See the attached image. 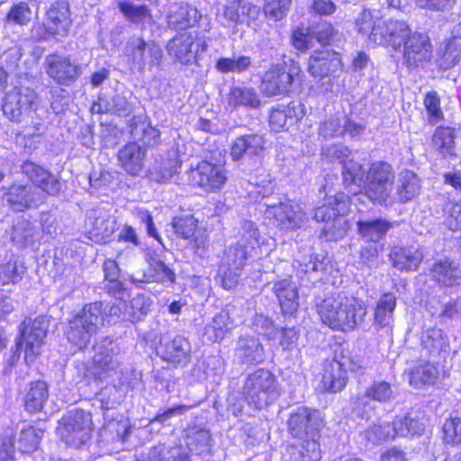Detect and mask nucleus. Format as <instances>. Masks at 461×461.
<instances>
[{
  "label": "nucleus",
  "instance_id": "1",
  "mask_svg": "<svg viewBox=\"0 0 461 461\" xmlns=\"http://www.w3.org/2000/svg\"><path fill=\"white\" fill-rule=\"evenodd\" d=\"M317 312L323 324L347 331L360 327L367 311L363 302L337 294L326 297L317 304Z\"/></svg>",
  "mask_w": 461,
  "mask_h": 461
},
{
  "label": "nucleus",
  "instance_id": "2",
  "mask_svg": "<svg viewBox=\"0 0 461 461\" xmlns=\"http://www.w3.org/2000/svg\"><path fill=\"white\" fill-rule=\"evenodd\" d=\"M286 425L291 437L307 443L303 455L308 456L312 461H318L321 456L316 438L324 426L321 411L304 405L298 406L290 411Z\"/></svg>",
  "mask_w": 461,
  "mask_h": 461
},
{
  "label": "nucleus",
  "instance_id": "3",
  "mask_svg": "<svg viewBox=\"0 0 461 461\" xmlns=\"http://www.w3.org/2000/svg\"><path fill=\"white\" fill-rule=\"evenodd\" d=\"M242 393L249 406L262 410L279 398L281 390L274 374L268 369L259 368L247 376Z\"/></svg>",
  "mask_w": 461,
  "mask_h": 461
},
{
  "label": "nucleus",
  "instance_id": "4",
  "mask_svg": "<svg viewBox=\"0 0 461 461\" xmlns=\"http://www.w3.org/2000/svg\"><path fill=\"white\" fill-rule=\"evenodd\" d=\"M95 353L90 366L84 362H77L76 366L84 378L88 381L101 382L108 377L110 372L119 367L120 362L117 358L119 348L112 339L105 337L95 345Z\"/></svg>",
  "mask_w": 461,
  "mask_h": 461
},
{
  "label": "nucleus",
  "instance_id": "5",
  "mask_svg": "<svg viewBox=\"0 0 461 461\" xmlns=\"http://www.w3.org/2000/svg\"><path fill=\"white\" fill-rule=\"evenodd\" d=\"M100 304H86L68 321L65 335L79 349L86 348L100 326Z\"/></svg>",
  "mask_w": 461,
  "mask_h": 461
},
{
  "label": "nucleus",
  "instance_id": "6",
  "mask_svg": "<svg viewBox=\"0 0 461 461\" xmlns=\"http://www.w3.org/2000/svg\"><path fill=\"white\" fill-rule=\"evenodd\" d=\"M92 426L90 412L74 409L63 416L59 421L58 432L67 445L80 447L90 439Z\"/></svg>",
  "mask_w": 461,
  "mask_h": 461
},
{
  "label": "nucleus",
  "instance_id": "7",
  "mask_svg": "<svg viewBox=\"0 0 461 461\" xmlns=\"http://www.w3.org/2000/svg\"><path fill=\"white\" fill-rule=\"evenodd\" d=\"M48 330L49 321L44 316H39L33 320L27 318L23 321L16 351H24V359L27 363H33L41 354Z\"/></svg>",
  "mask_w": 461,
  "mask_h": 461
},
{
  "label": "nucleus",
  "instance_id": "8",
  "mask_svg": "<svg viewBox=\"0 0 461 461\" xmlns=\"http://www.w3.org/2000/svg\"><path fill=\"white\" fill-rule=\"evenodd\" d=\"M124 54L131 66L139 71L145 68L160 67L163 51L154 41H146L142 37L132 35L128 39L124 47Z\"/></svg>",
  "mask_w": 461,
  "mask_h": 461
},
{
  "label": "nucleus",
  "instance_id": "9",
  "mask_svg": "<svg viewBox=\"0 0 461 461\" xmlns=\"http://www.w3.org/2000/svg\"><path fill=\"white\" fill-rule=\"evenodd\" d=\"M36 92L27 86H15L5 94L3 99L4 114L15 122H21L30 116L35 109Z\"/></svg>",
  "mask_w": 461,
  "mask_h": 461
},
{
  "label": "nucleus",
  "instance_id": "10",
  "mask_svg": "<svg viewBox=\"0 0 461 461\" xmlns=\"http://www.w3.org/2000/svg\"><path fill=\"white\" fill-rule=\"evenodd\" d=\"M208 50L207 40L203 36L193 35L191 32L176 34L168 41L167 51L174 58L175 62L182 65L192 64L196 61L200 53Z\"/></svg>",
  "mask_w": 461,
  "mask_h": 461
},
{
  "label": "nucleus",
  "instance_id": "11",
  "mask_svg": "<svg viewBox=\"0 0 461 461\" xmlns=\"http://www.w3.org/2000/svg\"><path fill=\"white\" fill-rule=\"evenodd\" d=\"M393 177V171L389 164L373 163L366 176L364 189L366 195L373 202L384 203L392 192Z\"/></svg>",
  "mask_w": 461,
  "mask_h": 461
},
{
  "label": "nucleus",
  "instance_id": "12",
  "mask_svg": "<svg viewBox=\"0 0 461 461\" xmlns=\"http://www.w3.org/2000/svg\"><path fill=\"white\" fill-rule=\"evenodd\" d=\"M266 215L273 218L283 229L294 230L301 228L307 216L302 206L291 200L265 203Z\"/></svg>",
  "mask_w": 461,
  "mask_h": 461
},
{
  "label": "nucleus",
  "instance_id": "13",
  "mask_svg": "<svg viewBox=\"0 0 461 461\" xmlns=\"http://www.w3.org/2000/svg\"><path fill=\"white\" fill-rule=\"evenodd\" d=\"M160 358L174 366H186L192 360V346L182 335L163 336L157 347Z\"/></svg>",
  "mask_w": 461,
  "mask_h": 461
},
{
  "label": "nucleus",
  "instance_id": "14",
  "mask_svg": "<svg viewBox=\"0 0 461 461\" xmlns=\"http://www.w3.org/2000/svg\"><path fill=\"white\" fill-rule=\"evenodd\" d=\"M44 68L50 78L57 84L66 86L74 84L82 74V67L78 63L57 53L46 56Z\"/></svg>",
  "mask_w": 461,
  "mask_h": 461
},
{
  "label": "nucleus",
  "instance_id": "15",
  "mask_svg": "<svg viewBox=\"0 0 461 461\" xmlns=\"http://www.w3.org/2000/svg\"><path fill=\"white\" fill-rule=\"evenodd\" d=\"M432 57V44L428 34L414 32L405 39L403 63L409 68H423Z\"/></svg>",
  "mask_w": 461,
  "mask_h": 461
},
{
  "label": "nucleus",
  "instance_id": "16",
  "mask_svg": "<svg viewBox=\"0 0 461 461\" xmlns=\"http://www.w3.org/2000/svg\"><path fill=\"white\" fill-rule=\"evenodd\" d=\"M168 26L175 30H185L198 24L204 31H209L210 21L202 15L196 7L186 3H175L170 5L167 14Z\"/></svg>",
  "mask_w": 461,
  "mask_h": 461
},
{
  "label": "nucleus",
  "instance_id": "17",
  "mask_svg": "<svg viewBox=\"0 0 461 461\" xmlns=\"http://www.w3.org/2000/svg\"><path fill=\"white\" fill-rule=\"evenodd\" d=\"M299 68L286 70L284 65L272 66L265 72L261 81V90L267 96L287 95L294 82V77Z\"/></svg>",
  "mask_w": 461,
  "mask_h": 461
},
{
  "label": "nucleus",
  "instance_id": "18",
  "mask_svg": "<svg viewBox=\"0 0 461 461\" xmlns=\"http://www.w3.org/2000/svg\"><path fill=\"white\" fill-rule=\"evenodd\" d=\"M44 23L46 32L52 36L65 37L72 24L69 5L66 1H57L48 9Z\"/></svg>",
  "mask_w": 461,
  "mask_h": 461
},
{
  "label": "nucleus",
  "instance_id": "19",
  "mask_svg": "<svg viewBox=\"0 0 461 461\" xmlns=\"http://www.w3.org/2000/svg\"><path fill=\"white\" fill-rule=\"evenodd\" d=\"M429 276L440 286L457 285L461 284V264L448 257L437 258L429 268Z\"/></svg>",
  "mask_w": 461,
  "mask_h": 461
},
{
  "label": "nucleus",
  "instance_id": "20",
  "mask_svg": "<svg viewBox=\"0 0 461 461\" xmlns=\"http://www.w3.org/2000/svg\"><path fill=\"white\" fill-rule=\"evenodd\" d=\"M22 172L43 193L52 196L59 194L60 181L43 167L32 161H25L22 165Z\"/></svg>",
  "mask_w": 461,
  "mask_h": 461
},
{
  "label": "nucleus",
  "instance_id": "21",
  "mask_svg": "<svg viewBox=\"0 0 461 461\" xmlns=\"http://www.w3.org/2000/svg\"><path fill=\"white\" fill-rule=\"evenodd\" d=\"M7 203L17 211L38 207L45 200V195L36 187L29 185H13L5 194Z\"/></svg>",
  "mask_w": 461,
  "mask_h": 461
},
{
  "label": "nucleus",
  "instance_id": "22",
  "mask_svg": "<svg viewBox=\"0 0 461 461\" xmlns=\"http://www.w3.org/2000/svg\"><path fill=\"white\" fill-rule=\"evenodd\" d=\"M342 69V62L339 53L325 50L315 51L308 62V72L313 77L323 78Z\"/></svg>",
  "mask_w": 461,
  "mask_h": 461
},
{
  "label": "nucleus",
  "instance_id": "23",
  "mask_svg": "<svg viewBox=\"0 0 461 461\" xmlns=\"http://www.w3.org/2000/svg\"><path fill=\"white\" fill-rule=\"evenodd\" d=\"M194 178L199 186L210 192L222 187L228 177L222 165L202 161L197 165Z\"/></svg>",
  "mask_w": 461,
  "mask_h": 461
},
{
  "label": "nucleus",
  "instance_id": "24",
  "mask_svg": "<svg viewBox=\"0 0 461 461\" xmlns=\"http://www.w3.org/2000/svg\"><path fill=\"white\" fill-rule=\"evenodd\" d=\"M265 139L257 133L244 134L237 137L230 147V156L234 161L243 157H260L265 150Z\"/></svg>",
  "mask_w": 461,
  "mask_h": 461
},
{
  "label": "nucleus",
  "instance_id": "25",
  "mask_svg": "<svg viewBox=\"0 0 461 461\" xmlns=\"http://www.w3.org/2000/svg\"><path fill=\"white\" fill-rule=\"evenodd\" d=\"M420 189V177L413 171L405 169L397 176L392 198L394 202L406 203L417 197Z\"/></svg>",
  "mask_w": 461,
  "mask_h": 461
},
{
  "label": "nucleus",
  "instance_id": "26",
  "mask_svg": "<svg viewBox=\"0 0 461 461\" xmlns=\"http://www.w3.org/2000/svg\"><path fill=\"white\" fill-rule=\"evenodd\" d=\"M86 225L88 231L98 241L106 242L116 229V221L109 213L100 210H91Z\"/></svg>",
  "mask_w": 461,
  "mask_h": 461
},
{
  "label": "nucleus",
  "instance_id": "27",
  "mask_svg": "<svg viewBox=\"0 0 461 461\" xmlns=\"http://www.w3.org/2000/svg\"><path fill=\"white\" fill-rule=\"evenodd\" d=\"M235 356L242 364H259L265 359V351L258 338L245 335L236 342Z\"/></svg>",
  "mask_w": 461,
  "mask_h": 461
},
{
  "label": "nucleus",
  "instance_id": "28",
  "mask_svg": "<svg viewBox=\"0 0 461 461\" xmlns=\"http://www.w3.org/2000/svg\"><path fill=\"white\" fill-rule=\"evenodd\" d=\"M272 291L278 299L282 312L285 315H293L299 306V295L295 283L288 278L274 283Z\"/></svg>",
  "mask_w": 461,
  "mask_h": 461
},
{
  "label": "nucleus",
  "instance_id": "29",
  "mask_svg": "<svg viewBox=\"0 0 461 461\" xmlns=\"http://www.w3.org/2000/svg\"><path fill=\"white\" fill-rule=\"evenodd\" d=\"M146 149L137 142H130L120 149L118 159L122 167L131 176H138L144 168Z\"/></svg>",
  "mask_w": 461,
  "mask_h": 461
},
{
  "label": "nucleus",
  "instance_id": "30",
  "mask_svg": "<svg viewBox=\"0 0 461 461\" xmlns=\"http://www.w3.org/2000/svg\"><path fill=\"white\" fill-rule=\"evenodd\" d=\"M348 201L349 196L344 193L328 197L327 203L314 210V219L324 225L330 221H334L348 211Z\"/></svg>",
  "mask_w": 461,
  "mask_h": 461
},
{
  "label": "nucleus",
  "instance_id": "31",
  "mask_svg": "<svg viewBox=\"0 0 461 461\" xmlns=\"http://www.w3.org/2000/svg\"><path fill=\"white\" fill-rule=\"evenodd\" d=\"M304 115V106L301 103L291 102L287 106L274 109L269 116L272 130L280 131Z\"/></svg>",
  "mask_w": 461,
  "mask_h": 461
},
{
  "label": "nucleus",
  "instance_id": "32",
  "mask_svg": "<svg viewBox=\"0 0 461 461\" xmlns=\"http://www.w3.org/2000/svg\"><path fill=\"white\" fill-rule=\"evenodd\" d=\"M393 267L400 271L417 270L423 259V254L417 249L394 247L389 255Z\"/></svg>",
  "mask_w": 461,
  "mask_h": 461
},
{
  "label": "nucleus",
  "instance_id": "33",
  "mask_svg": "<svg viewBox=\"0 0 461 461\" xmlns=\"http://www.w3.org/2000/svg\"><path fill=\"white\" fill-rule=\"evenodd\" d=\"M357 233L366 242L377 243L393 227V223L384 219H366L357 221Z\"/></svg>",
  "mask_w": 461,
  "mask_h": 461
},
{
  "label": "nucleus",
  "instance_id": "34",
  "mask_svg": "<svg viewBox=\"0 0 461 461\" xmlns=\"http://www.w3.org/2000/svg\"><path fill=\"white\" fill-rule=\"evenodd\" d=\"M259 12L260 10L257 5L239 0L227 5L222 15L228 23L238 24L245 23L249 18L256 19Z\"/></svg>",
  "mask_w": 461,
  "mask_h": 461
},
{
  "label": "nucleus",
  "instance_id": "35",
  "mask_svg": "<svg viewBox=\"0 0 461 461\" xmlns=\"http://www.w3.org/2000/svg\"><path fill=\"white\" fill-rule=\"evenodd\" d=\"M228 104L235 109L240 106L258 109L261 106V100L252 87L232 86L228 94Z\"/></svg>",
  "mask_w": 461,
  "mask_h": 461
},
{
  "label": "nucleus",
  "instance_id": "36",
  "mask_svg": "<svg viewBox=\"0 0 461 461\" xmlns=\"http://www.w3.org/2000/svg\"><path fill=\"white\" fill-rule=\"evenodd\" d=\"M438 368L433 364L427 361L411 367L407 373L410 384L416 388L433 384L438 379Z\"/></svg>",
  "mask_w": 461,
  "mask_h": 461
},
{
  "label": "nucleus",
  "instance_id": "37",
  "mask_svg": "<svg viewBox=\"0 0 461 461\" xmlns=\"http://www.w3.org/2000/svg\"><path fill=\"white\" fill-rule=\"evenodd\" d=\"M230 318L227 311L217 312L204 327L203 336L209 342H219L231 329Z\"/></svg>",
  "mask_w": 461,
  "mask_h": 461
},
{
  "label": "nucleus",
  "instance_id": "38",
  "mask_svg": "<svg viewBox=\"0 0 461 461\" xmlns=\"http://www.w3.org/2000/svg\"><path fill=\"white\" fill-rule=\"evenodd\" d=\"M49 398V387L43 381L31 383L24 399V407L28 412L41 411Z\"/></svg>",
  "mask_w": 461,
  "mask_h": 461
},
{
  "label": "nucleus",
  "instance_id": "39",
  "mask_svg": "<svg viewBox=\"0 0 461 461\" xmlns=\"http://www.w3.org/2000/svg\"><path fill=\"white\" fill-rule=\"evenodd\" d=\"M348 375L345 369L339 367L337 363L329 362L322 375V384L325 391L337 393L347 384Z\"/></svg>",
  "mask_w": 461,
  "mask_h": 461
},
{
  "label": "nucleus",
  "instance_id": "40",
  "mask_svg": "<svg viewBox=\"0 0 461 461\" xmlns=\"http://www.w3.org/2000/svg\"><path fill=\"white\" fill-rule=\"evenodd\" d=\"M396 306V297L393 294H383L376 303L374 313L375 325L383 329L390 325L393 321Z\"/></svg>",
  "mask_w": 461,
  "mask_h": 461
},
{
  "label": "nucleus",
  "instance_id": "41",
  "mask_svg": "<svg viewBox=\"0 0 461 461\" xmlns=\"http://www.w3.org/2000/svg\"><path fill=\"white\" fill-rule=\"evenodd\" d=\"M421 346L427 353L431 356H438L441 351L448 348V339L442 330L429 328L426 330L421 337Z\"/></svg>",
  "mask_w": 461,
  "mask_h": 461
},
{
  "label": "nucleus",
  "instance_id": "42",
  "mask_svg": "<svg viewBox=\"0 0 461 461\" xmlns=\"http://www.w3.org/2000/svg\"><path fill=\"white\" fill-rule=\"evenodd\" d=\"M185 432L186 445L191 451L201 454L209 450L211 433L208 429L193 425L186 428Z\"/></svg>",
  "mask_w": 461,
  "mask_h": 461
},
{
  "label": "nucleus",
  "instance_id": "43",
  "mask_svg": "<svg viewBox=\"0 0 461 461\" xmlns=\"http://www.w3.org/2000/svg\"><path fill=\"white\" fill-rule=\"evenodd\" d=\"M25 273L23 260L18 257H12L7 262L0 265V283L15 285L23 278Z\"/></svg>",
  "mask_w": 461,
  "mask_h": 461
},
{
  "label": "nucleus",
  "instance_id": "44",
  "mask_svg": "<svg viewBox=\"0 0 461 461\" xmlns=\"http://www.w3.org/2000/svg\"><path fill=\"white\" fill-rule=\"evenodd\" d=\"M37 228L28 220L21 217L13 225L11 239L19 247L32 244L35 239Z\"/></svg>",
  "mask_w": 461,
  "mask_h": 461
},
{
  "label": "nucleus",
  "instance_id": "45",
  "mask_svg": "<svg viewBox=\"0 0 461 461\" xmlns=\"http://www.w3.org/2000/svg\"><path fill=\"white\" fill-rule=\"evenodd\" d=\"M148 261V278L151 279V282H175V272L159 258L158 254H150Z\"/></svg>",
  "mask_w": 461,
  "mask_h": 461
},
{
  "label": "nucleus",
  "instance_id": "46",
  "mask_svg": "<svg viewBox=\"0 0 461 461\" xmlns=\"http://www.w3.org/2000/svg\"><path fill=\"white\" fill-rule=\"evenodd\" d=\"M89 304H100V325L104 322L110 323L115 321V319L122 321H128L125 316L129 317L128 314V304L126 302L119 301L114 303H104L96 301L90 303Z\"/></svg>",
  "mask_w": 461,
  "mask_h": 461
},
{
  "label": "nucleus",
  "instance_id": "47",
  "mask_svg": "<svg viewBox=\"0 0 461 461\" xmlns=\"http://www.w3.org/2000/svg\"><path fill=\"white\" fill-rule=\"evenodd\" d=\"M366 172L364 166L353 158L344 161L342 167L343 184L346 187L356 186L357 188L365 185Z\"/></svg>",
  "mask_w": 461,
  "mask_h": 461
},
{
  "label": "nucleus",
  "instance_id": "48",
  "mask_svg": "<svg viewBox=\"0 0 461 461\" xmlns=\"http://www.w3.org/2000/svg\"><path fill=\"white\" fill-rule=\"evenodd\" d=\"M392 428L394 438L413 437L420 435L424 431V425L419 420L410 415L397 416L392 422Z\"/></svg>",
  "mask_w": 461,
  "mask_h": 461
},
{
  "label": "nucleus",
  "instance_id": "49",
  "mask_svg": "<svg viewBox=\"0 0 461 461\" xmlns=\"http://www.w3.org/2000/svg\"><path fill=\"white\" fill-rule=\"evenodd\" d=\"M438 65L446 70L454 67L461 57V39L457 41L447 40L438 50Z\"/></svg>",
  "mask_w": 461,
  "mask_h": 461
},
{
  "label": "nucleus",
  "instance_id": "50",
  "mask_svg": "<svg viewBox=\"0 0 461 461\" xmlns=\"http://www.w3.org/2000/svg\"><path fill=\"white\" fill-rule=\"evenodd\" d=\"M253 249L252 245L245 244L243 240H239L228 249L221 263L242 269Z\"/></svg>",
  "mask_w": 461,
  "mask_h": 461
},
{
  "label": "nucleus",
  "instance_id": "51",
  "mask_svg": "<svg viewBox=\"0 0 461 461\" xmlns=\"http://www.w3.org/2000/svg\"><path fill=\"white\" fill-rule=\"evenodd\" d=\"M179 167L176 159L167 158L161 162H157L149 169V177L156 183H167L174 175L177 173Z\"/></svg>",
  "mask_w": 461,
  "mask_h": 461
},
{
  "label": "nucleus",
  "instance_id": "52",
  "mask_svg": "<svg viewBox=\"0 0 461 461\" xmlns=\"http://www.w3.org/2000/svg\"><path fill=\"white\" fill-rule=\"evenodd\" d=\"M124 393L125 391L122 388H119L116 384H108L102 388L97 394L102 410L110 411L115 409L122 402Z\"/></svg>",
  "mask_w": 461,
  "mask_h": 461
},
{
  "label": "nucleus",
  "instance_id": "53",
  "mask_svg": "<svg viewBox=\"0 0 461 461\" xmlns=\"http://www.w3.org/2000/svg\"><path fill=\"white\" fill-rule=\"evenodd\" d=\"M349 222L342 214L334 221H328L322 229L321 237L327 241H337L341 240L349 230Z\"/></svg>",
  "mask_w": 461,
  "mask_h": 461
},
{
  "label": "nucleus",
  "instance_id": "54",
  "mask_svg": "<svg viewBox=\"0 0 461 461\" xmlns=\"http://www.w3.org/2000/svg\"><path fill=\"white\" fill-rule=\"evenodd\" d=\"M433 145L443 155H453L455 149V131L449 127L438 128L433 135Z\"/></svg>",
  "mask_w": 461,
  "mask_h": 461
},
{
  "label": "nucleus",
  "instance_id": "55",
  "mask_svg": "<svg viewBox=\"0 0 461 461\" xmlns=\"http://www.w3.org/2000/svg\"><path fill=\"white\" fill-rule=\"evenodd\" d=\"M151 304L152 302L149 297L142 294L136 295L131 299L130 305L128 304L129 317L125 316V318L131 322L140 321L150 311Z\"/></svg>",
  "mask_w": 461,
  "mask_h": 461
},
{
  "label": "nucleus",
  "instance_id": "56",
  "mask_svg": "<svg viewBox=\"0 0 461 461\" xmlns=\"http://www.w3.org/2000/svg\"><path fill=\"white\" fill-rule=\"evenodd\" d=\"M43 431L33 427L23 429L18 439V448L23 453H31L37 449Z\"/></svg>",
  "mask_w": 461,
  "mask_h": 461
},
{
  "label": "nucleus",
  "instance_id": "57",
  "mask_svg": "<svg viewBox=\"0 0 461 461\" xmlns=\"http://www.w3.org/2000/svg\"><path fill=\"white\" fill-rule=\"evenodd\" d=\"M251 65V59L248 56L238 59L220 58L215 64L216 69L221 73H240L247 70Z\"/></svg>",
  "mask_w": 461,
  "mask_h": 461
},
{
  "label": "nucleus",
  "instance_id": "58",
  "mask_svg": "<svg viewBox=\"0 0 461 461\" xmlns=\"http://www.w3.org/2000/svg\"><path fill=\"white\" fill-rule=\"evenodd\" d=\"M241 270L242 269H240L237 267H231L221 263L219 267L216 280L224 289H233L239 283Z\"/></svg>",
  "mask_w": 461,
  "mask_h": 461
},
{
  "label": "nucleus",
  "instance_id": "59",
  "mask_svg": "<svg viewBox=\"0 0 461 461\" xmlns=\"http://www.w3.org/2000/svg\"><path fill=\"white\" fill-rule=\"evenodd\" d=\"M32 12L26 3L21 2L11 7L5 17V23L27 25L32 20Z\"/></svg>",
  "mask_w": 461,
  "mask_h": 461
},
{
  "label": "nucleus",
  "instance_id": "60",
  "mask_svg": "<svg viewBox=\"0 0 461 461\" xmlns=\"http://www.w3.org/2000/svg\"><path fill=\"white\" fill-rule=\"evenodd\" d=\"M121 12L134 23H145L151 19V14L146 5H134L131 3H119Z\"/></svg>",
  "mask_w": 461,
  "mask_h": 461
},
{
  "label": "nucleus",
  "instance_id": "61",
  "mask_svg": "<svg viewBox=\"0 0 461 461\" xmlns=\"http://www.w3.org/2000/svg\"><path fill=\"white\" fill-rule=\"evenodd\" d=\"M370 401L371 398L367 393V391L365 390L363 393L351 396L349 400V407L357 417L367 420L369 419V412L373 409L370 406Z\"/></svg>",
  "mask_w": 461,
  "mask_h": 461
},
{
  "label": "nucleus",
  "instance_id": "62",
  "mask_svg": "<svg viewBox=\"0 0 461 461\" xmlns=\"http://www.w3.org/2000/svg\"><path fill=\"white\" fill-rule=\"evenodd\" d=\"M409 25L399 20H389V36L390 42L393 48L401 46L402 42L404 43L405 39L411 35Z\"/></svg>",
  "mask_w": 461,
  "mask_h": 461
},
{
  "label": "nucleus",
  "instance_id": "63",
  "mask_svg": "<svg viewBox=\"0 0 461 461\" xmlns=\"http://www.w3.org/2000/svg\"><path fill=\"white\" fill-rule=\"evenodd\" d=\"M183 450L181 446L167 447L159 444L149 450L148 461H174Z\"/></svg>",
  "mask_w": 461,
  "mask_h": 461
},
{
  "label": "nucleus",
  "instance_id": "64",
  "mask_svg": "<svg viewBox=\"0 0 461 461\" xmlns=\"http://www.w3.org/2000/svg\"><path fill=\"white\" fill-rule=\"evenodd\" d=\"M351 150L348 147L342 143L328 144L321 148V155L323 159L330 162L338 161L344 164L348 158L350 156Z\"/></svg>",
  "mask_w": 461,
  "mask_h": 461
}]
</instances>
